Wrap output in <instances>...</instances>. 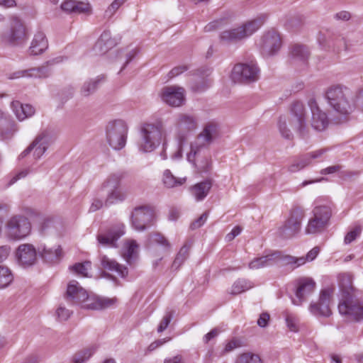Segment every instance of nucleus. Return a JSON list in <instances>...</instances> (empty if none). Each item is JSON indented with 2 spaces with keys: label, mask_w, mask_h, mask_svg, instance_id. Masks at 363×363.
Instances as JSON below:
<instances>
[{
  "label": "nucleus",
  "mask_w": 363,
  "mask_h": 363,
  "mask_svg": "<svg viewBox=\"0 0 363 363\" xmlns=\"http://www.w3.org/2000/svg\"><path fill=\"white\" fill-rule=\"evenodd\" d=\"M325 96L329 106L340 116H347L356 108L355 95L346 86L332 85L326 90Z\"/></svg>",
  "instance_id": "obj_1"
},
{
  "label": "nucleus",
  "mask_w": 363,
  "mask_h": 363,
  "mask_svg": "<svg viewBox=\"0 0 363 363\" xmlns=\"http://www.w3.org/2000/svg\"><path fill=\"white\" fill-rule=\"evenodd\" d=\"M218 134V127L214 123L206 124L203 131L198 135L196 140L191 145V152L188 155L189 160H194L195 164L201 172L208 171L211 162L209 157H206L204 162L201 160V154H208L207 146L211 143Z\"/></svg>",
  "instance_id": "obj_2"
},
{
  "label": "nucleus",
  "mask_w": 363,
  "mask_h": 363,
  "mask_svg": "<svg viewBox=\"0 0 363 363\" xmlns=\"http://www.w3.org/2000/svg\"><path fill=\"white\" fill-rule=\"evenodd\" d=\"M342 292V301L338 305L340 314L350 320L359 323L363 321V302L359 301L352 294V286L348 288L340 286Z\"/></svg>",
  "instance_id": "obj_3"
},
{
  "label": "nucleus",
  "mask_w": 363,
  "mask_h": 363,
  "mask_svg": "<svg viewBox=\"0 0 363 363\" xmlns=\"http://www.w3.org/2000/svg\"><path fill=\"white\" fill-rule=\"evenodd\" d=\"M332 216L330 207L325 205L315 206L305 228L307 235H316L323 233L329 225Z\"/></svg>",
  "instance_id": "obj_4"
},
{
  "label": "nucleus",
  "mask_w": 363,
  "mask_h": 363,
  "mask_svg": "<svg viewBox=\"0 0 363 363\" xmlns=\"http://www.w3.org/2000/svg\"><path fill=\"white\" fill-rule=\"evenodd\" d=\"M142 140L140 149L146 152L153 151L160 145L164 138V129L162 123H145L141 128Z\"/></svg>",
  "instance_id": "obj_5"
},
{
  "label": "nucleus",
  "mask_w": 363,
  "mask_h": 363,
  "mask_svg": "<svg viewBox=\"0 0 363 363\" xmlns=\"http://www.w3.org/2000/svg\"><path fill=\"white\" fill-rule=\"evenodd\" d=\"M260 69L257 65L251 61L247 63H238L234 66L230 77L234 82L250 84L259 79Z\"/></svg>",
  "instance_id": "obj_6"
},
{
  "label": "nucleus",
  "mask_w": 363,
  "mask_h": 363,
  "mask_svg": "<svg viewBox=\"0 0 363 363\" xmlns=\"http://www.w3.org/2000/svg\"><path fill=\"white\" fill-rule=\"evenodd\" d=\"M267 18V15L262 14L239 27L228 30V42L237 43L248 38L263 25Z\"/></svg>",
  "instance_id": "obj_7"
},
{
  "label": "nucleus",
  "mask_w": 363,
  "mask_h": 363,
  "mask_svg": "<svg viewBox=\"0 0 363 363\" xmlns=\"http://www.w3.org/2000/svg\"><path fill=\"white\" fill-rule=\"evenodd\" d=\"M259 45L260 53L264 57L277 55L282 46L280 33L275 30H268L261 37Z\"/></svg>",
  "instance_id": "obj_8"
},
{
  "label": "nucleus",
  "mask_w": 363,
  "mask_h": 363,
  "mask_svg": "<svg viewBox=\"0 0 363 363\" xmlns=\"http://www.w3.org/2000/svg\"><path fill=\"white\" fill-rule=\"evenodd\" d=\"M155 213L150 206L135 208L131 215V224L136 230L142 231L152 225L155 221Z\"/></svg>",
  "instance_id": "obj_9"
},
{
  "label": "nucleus",
  "mask_w": 363,
  "mask_h": 363,
  "mask_svg": "<svg viewBox=\"0 0 363 363\" xmlns=\"http://www.w3.org/2000/svg\"><path fill=\"white\" fill-rule=\"evenodd\" d=\"M127 131V126L122 121L109 123L106 132L109 145L115 150L123 148L125 145Z\"/></svg>",
  "instance_id": "obj_10"
},
{
  "label": "nucleus",
  "mask_w": 363,
  "mask_h": 363,
  "mask_svg": "<svg viewBox=\"0 0 363 363\" xmlns=\"http://www.w3.org/2000/svg\"><path fill=\"white\" fill-rule=\"evenodd\" d=\"M315 281L310 277H301L296 280L295 298H292L293 304L301 306L313 294L315 288Z\"/></svg>",
  "instance_id": "obj_11"
},
{
  "label": "nucleus",
  "mask_w": 363,
  "mask_h": 363,
  "mask_svg": "<svg viewBox=\"0 0 363 363\" xmlns=\"http://www.w3.org/2000/svg\"><path fill=\"white\" fill-rule=\"evenodd\" d=\"M30 229L29 220L24 217H13L7 225L9 236L16 240L26 237L30 233Z\"/></svg>",
  "instance_id": "obj_12"
},
{
  "label": "nucleus",
  "mask_w": 363,
  "mask_h": 363,
  "mask_svg": "<svg viewBox=\"0 0 363 363\" xmlns=\"http://www.w3.org/2000/svg\"><path fill=\"white\" fill-rule=\"evenodd\" d=\"M291 113L293 118L291 119V125L295 127L299 136L306 138L308 136V130L306 124V112L303 103L296 101L292 104Z\"/></svg>",
  "instance_id": "obj_13"
},
{
  "label": "nucleus",
  "mask_w": 363,
  "mask_h": 363,
  "mask_svg": "<svg viewBox=\"0 0 363 363\" xmlns=\"http://www.w3.org/2000/svg\"><path fill=\"white\" fill-rule=\"evenodd\" d=\"M330 291L329 289L321 290L318 302H312L309 306L310 312L315 316L329 317L331 314L330 308Z\"/></svg>",
  "instance_id": "obj_14"
},
{
  "label": "nucleus",
  "mask_w": 363,
  "mask_h": 363,
  "mask_svg": "<svg viewBox=\"0 0 363 363\" xmlns=\"http://www.w3.org/2000/svg\"><path fill=\"white\" fill-rule=\"evenodd\" d=\"M121 178L122 175L113 174L104 183V187L111 191L106 201V205L121 201L125 199V194L119 189Z\"/></svg>",
  "instance_id": "obj_15"
},
{
  "label": "nucleus",
  "mask_w": 363,
  "mask_h": 363,
  "mask_svg": "<svg viewBox=\"0 0 363 363\" xmlns=\"http://www.w3.org/2000/svg\"><path fill=\"white\" fill-rule=\"evenodd\" d=\"M160 96L168 105L174 107L180 106L185 100L184 89L176 86H165L162 89Z\"/></svg>",
  "instance_id": "obj_16"
},
{
  "label": "nucleus",
  "mask_w": 363,
  "mask_h": 363,
  "mask_svg": "<svg viewBox=\"0 0 363 363\" xmlns=\"http://www.w3.org/2000/svg\"><path fill=\"white\" fill-rule=\"evenodd\" d=\"M328 151V148H321L298 156L288 167L291 172H296L312 163L313 160L321 158Z\"/></svg>",
  "instance_id": "obj_17"
},
{
  "label": "nucleus",
  "mask_w": 363,
  "mask_h": 363,
  "mask_svg": "<svg viewBox=\"0 0 363 363\" xmlns=\"http://www.w3.org/2000/svg\"><path fill=\"white\" fill-rule=\"evenodd\" d=\"M318 41L323 47H334L337 50H348L350 45L347 43L345 38L341 35L331 34L328 33L327 35L320 32L318 36Z\"/></svg>",
  "instance_id": "obj_18"
},
{
  "label": "nucleus",
  "mask_w": 363,
  "mask_h": 363,
  "mask_svg": "<svg viewBox=\"0 0 363 363\" xmlns=\"http://www.w3.org/2000/svg\"><path fill=\"white\" fill-rule=\"evenodd\" d=\"M308 105L312 113L311 126L318 131L324 130L328 125L326 113L320 109L314 99L309 100Z\"/></svg>",
  "instance_id": "obj_19"
},
{
  "label": "nucleus",
  "mask_w": 363,
  "mask_h": 363,
  "mask_svg": "<svg viewBox=\"0 0 363 363\" xmlns=\"http://www.w3.org/2000/svg\"><path fill=\"white\" fill-rule=\"evenodd\" d=\"M26 37V28L21 21L13 18L11 21V30L5 35V40L13 44H18L23 42Z\"/></svg>",
  "instance_id": "obj_20"
},
{
  "label": "nucleus",
  "mask_w": 363,
  "mask_h": 363,
  "mask_svg": "<svg viewBox=\"0 0 363 363\" xmlns=\"http://www.w3.org/2000/svg\"><path fill=\"white\" fill-rule=\"evenodd\" d=\"M272 265L278 264L279 266H291L295 269L305 264L304 257H296L291 255L282 254L280 251H275L272 253Z\"/></svg>",
  "instance_id": "obj_21"
},
{
  "label": "nucleus",
  "mask_w": 363,
  "mask_h": 363,
  "mask_svg": "<svg viewBox=\"0 0 363 363\" xmlns=\"http://www.w3.org/2000/svg\"><path fill=\"white\" fill-rule=\"evenodd\" d=\"M16 257L23 265H32L37 257L35 248L30 244H22L16 250Z\"/></svg>",
  "instance_id": "obj_22"
},
{
  "label": "nucleus",
  "mask_w": 363,
  "mask_h": 363,
  "mask_svg": "<svg viewBox=\"0 0 363 363\" xmlns=\"http://www.w3.org/2000/svg\"><path fill=\"white\" fill-rule=\"evenodd\" d=\"M124 233V224L118 223L114 228L110 230L107 234L98 235L97 240L99 243L104 245L116 247V242Z\"/></svg>",
  "instance_id": "obj_23"
},
{
  "label": "nucleus",
  "mask_w": 363,
  "mask_h": 363,
  "mask_svg": "<svg viewBox=\"0 0 363 363\" xmlns=\"http://www.w3.org/2000/svg\"><path fill=\"white\" fill-rule=\"evenodd\" d=\"M66 295L67 299L77 303L84 302L88 298L86 291L75 280L70 281L68 284Z\"/></svg>",
  "instance_id": "obj_24"
},
{
  "label": "nucleus",
  "mask_w": 363,
  "mask_h": 363,
  "mask_svg": "<svg viewBox=\"0 0 363 363\" xmlns=\"http://www.w3.org/2000/svg\"><path fill=\"white\" fill-rule=\"evenodd\" d=\"M115 39L112 38L108 31H104L96 41L94 50L96 54L101 55L116 45Z\"/></svg>",
  "instance_id": "obj_25"
},
{
  "label": "nucleus",
  "mask_w": 363,
  "mask_h": 363,
  "mask_svg": "<svg viewBox=\"0 0 363 363\" xmlns=\"http://www.w3.org/2000/svg\"><path fill=\"white\" fill-rule=\"evenodd\" d=\"M61 8L66 12L74 13H87L91 9L88 3L74 0H65L61 4Z\"/></svg>",
  "instance_id": "obj_26"
},
{
  "label": "nucleus",
  "mask_w": 363,
  "mask_h": 363,
  "mask_svg": "<svg viewBox=\"0 0 363 363\" xmlns=\"http://www.w3.org/2000/svg\"><path fill=\"white\" fill-rule=\"evenodd\" d=\"M101 264L104 269L115 272L121 277H125L128 275L127 267L118 264L116 260L110 259L106 255L101 256Z\"/></svg>",
  "instance_id": "obj_27"
},
{
  "label": "nucleus",
  "mask_w": 363,
  "mask_h": 363,
  "mask_svg": "<svg viewBox=\"0 0 363 363\" xmlns=\"http://www.w3.org/2000/svg\"><path fill=\"white\" fill-rule=\"evenodd\" d=\"M11 108L19 121L30 117L35 113L34 108L29 104H23L18 101L11 103Z\"/></svg>",
  "instance_id": "obj_28"
},
{
  "label": "nucleus",
  "mask_w": 363,
  "mask_h": 363,
  "mask_svg": "<svg viewBox=\"0 0 363 363\" xmlns=\"http://www.w3.org/2000/svg\"><path fill=\"white\" fill-rule=\"evenodd\" d=\"M45 139L44 136H38L35 140L30 144L26 150H25L22 155V157L26 156L32 150H33V155L36 158L40 157L45 152L47 147L45 145Z\"/></svg>",
  "instance_id": "obj_29"
},
{
  "label": "nucleus",
  "mask_w": 363,
  "mask_h": 363,
  "mask_svg": "<svg viewBox=\"0 0 363 363\" xmlns=\"http://www.w3.org/2000/svg\"><path fill=\"white\" fill-rule=\"evenodd\" d=\"M301 226L286 219L284 224L279 228L278 233L280 237L289 239L299 233Z\"/></svg>",
  "instance_id": "obj_30"
},
{
  "label": "nucleus",
  "mask_w": 363,
  "mask_h": 363,
  "mask_svg": "<svg viewBox=\"0 0 363 363\" xmlns=\"http://www.w3.org/2000/svg\"><path fill=\"white\" fill-rule=\"evenodd\" d=\"M48 48V40L42 32H38L31 43L30 47V53L33 55L41 54Z\"/></svg>",
  "instance_id": "obj_31"
},
{
  "label": "nucleus",
  "mask_w": 363,
  "mask_h": 363,
  "mask_svg": "<svg viewBox=\"0 0 363 363\" xmlns=\"http://www.w3.org/2000/svg\"><path fill=\"white\" fill-rule=\"evenodd\" d=\"M138 249V245L134 240H128L124 242L122 256L130 264L132 263V259L137 256Z\"/></svg>",
  "instance_id": "obj_32"
},
{
  "label": "nucleus",
  "mask_w": 363,
  "mask_h": 363,
  "mask_svg": "<svg viewBox=\"0 0 363 363\" xmlns=\"http://www.w3.org/2000/svg\"><path fill=\"white\" fill-rule=\"evenodd\" d=\"M211 188V182L205 181L194 185L190 191L196 201H201L207 196Z\"/></svg>",
  "instance_id": "obj_33"
},
{
  "label": "nucleus",
  "mask_w": 363,
  "mask_h": 363,
  "mask_svg": "<svg viewBox=\"0 0 363 363\" xmlns=\"http://www.w3.org/2000/svg\"><path fill=\"white\" fill-rule=\"evenodd\" d=\"M48 69L46 67L33 68L29 70L18 71L10 77L11 79H17L24 77H46L48 76Z\"/></svg>",
  "instance_id": "obj_34"
},
{
  "label": "nucleus",
  "mask_w": 363,
  "mask_h": 363,
  "mask_svg": "<svg viewBox=\"0 0 363 363\" xmlns=\"http://www.w3.org/2000/svg\"><path fill=\"white\" fill-rule=\"evenodd\" d=\"M16 124L9 119H4L0 123V136L1 140H6L12 138L16 131Z\"/></svg>",
  "instance_id": "obj_35"
},
{
  "label": "nucleus",
  "mask_w": 363,
  "mask_h": 363,
  "mask_svg": "<svg viewBox=\"0 0 363 363\" xmlns=\"http://www.w3.org/2000/svg\"><path fill=\"white\" fill-rule=\"evenodd\" d=\"M162 182L167 188H173L182 186L186 182V177H176L169 169H166L163 173Z\"/></svg>",
  "instance_id": "obj_36"
},
{
  "label": "nucleus",
  "mask_w": 363,
  "mask_h": 363,
  "mask_svg": "<svg viewBox=\"0 0 363 363\" xmlns=\"http://www.w3.org/2000/svg\"><path fill=\"white\" fill-rule=\"evenodd\" d=\"M306 216V211L303 207L294 205L289 212L288 220L301 226L302 220Z\"/></svg>",
  "instance_id": "obj_37"
},
{
  "label": "nucleus",
  "mask_w": 363,
  "mask_h": 363,
  "mask_svg": "<svg viewBox=\"0 0 363 363\" xmlns=\"http://www.w3.org/2000/svg\"><path fill=\"white\" fill-rule=\"evenodd\" d=\"M291 54L293 58L306 62L310 55L308 48L303 45H294L291 47Z\"/></svg>",
  "instance_id": "obj_38"
},
{
  "label": "nucleus",
  "mask_w": 363,
  "mask_h": 363,
  "mask_svg": "<svg viewBox=\"0 0 363 363\" xmlns=\"http://www.w3.org/2000/svg\"><path fill=\"white\" fill-rule=\"evenodd\" d=\"M177 125L179 130H191L196 128V123L194 117L181 114L177 118Z\"/></svg>",
  "instance_id": "obj_39"
},
{
  "label": "nucleus",
  "mask_w": 363,
  "mask_h": 363,
  "mask_svg": "<svg viewBox=\"0 0 363 363\" xmlns=\"http://www.w3.org/2000/svg\"><path fill=\"white\" fill-rule=\"evenodd\" d=\"M63 256L62 249L57 246L55 249H44L42 252L43 258L49 262H57Z\"/></svg>",
  "instance_id": "obj_40"
},
{
  "label": "nucleus",
  "mask_w": 363,
  "mask_h": 363,
  "mask_svg": "<svg viewBox=\"0 0 363 363\" xmlns=\"http://www.w3.org/2000/svg\"><path fill=\"white\" fill-rule=\"evenodd\" d=\"M272 253L265 256L256 257L252 259L248 264L251 269H258L263 267H267L272 265Z\"/></svg>",
  "instance_id": "obj_41"
},
{
  "label": "nucleus",
  "mask_w": 363,
  "mask_h": 363,
  "mask_svg": "<svg viewBox=\"0 0 363 363\" xmlns=\"http://www.w3.org/2000/svg\"><path fill=\"white\" fill-rule=\"evenodd\" d=\"M91 269V262H84L82 263H77L70 267V269L76 274L82 277H88L89 272Z\"/></svg>",
  "instance_id": "obj_42"
},
{
  "label": "nucleus",
  "mask_w": 363,
  "mask_h": 363,
  "mask_svg": "<svg viewBox=\"0 0 363 363\" xmlns=\"http://www.w3.org/2000/svg\"><path fill=\"white\" fill-rule=\"evenodd\" d=\"M252 288V284L243 279H238L232 286L231 294L233 295L241 294Z\"/></svg>",
  "instance_id": "obj_43"
},
{
  "label": "nucleus",
  "mask_w": 363,
  "mask_h": 363,
  "mask_svg": "<svg viewBox=\"0 0 363 363\" xmlns=\"http://www.w3.org/2000/svg\"><path fill=\"white\" fill-rule=\"evenodd\" d=\"M13 274L7 267L0 266V289L9 286L13 281Z\"/></svg>",
  "instance_id": "obj_44"
},
{
  "label": "nucleus",
  "mask_w": 363,
  "mask_h": 363,
  "mask_svg": "<svg viewBox=\"0 0 363 363\" xmlns=\"http://www.w3.org/2000/svg\"><path fill=\"white\" fill-rule=\"evenodd\" d=\"M191 246L184 245L179 250L173 262V267L178 268L186 259Z\"/></svg>",
  "instance_id": "obj_45"
},
{
  "label": "nucleus",
  "mask_w": 363,
  "mask_h": 363,
  "mask_svg": "<svg viewBox=\"0 0 363 363\" xmlns=\"http://www.w3.org/2000/svg\"><path fill=\"white\" fill-rule=\"evenodd\" d=\"M278 128L281 136L287 140L293 138V134L291 130L287 128L286 121L285 117H279L278 121Z\"/></svg>",
  "instance_id": "obj_46"
},
{
  "label": "nucleus",
  "mask_w": 363,
  "mask_h": 363,
  "mask_svg": "<svg viewBox=\"0 0 363 363\" xmlns=\"http://www.w3.org/2000/svg\"><path fill=\"white\" fill-rule=\"evenodd\" d=\"M238 363H262V361L258 354L247 352L238 357Z\"/></svg>",
  "instance_id": "obj_47"
},
{
  "label": "nucleus",
  "mask_w": 363,
  "mask_h": 363,
  "mask_svg": "<svg viewBox=\"0 0 363 363\" xmlns=\"http://www.w3.org/2000/svg\"><path fill=\"white\" fill-rule=\"evenodd\" d=\"M93 352V350L86 349L84 351L77 353L73 357L74 363H83L91 356Z\"/></svg>",
  "instance_id": "obj_48"
},
{
  "label": "nucleus",
  "mask_w": 363,
  "mask_h": 363,
  "mask_svg": "<svg viewBox=\"0 0 363 363\" xmlns=\"http://www.w3.org/2000/svg\"><path fill=\"white\" fill-rule=\"evenodd\" d=\"M362 231V227L361 226H356L354 229L350 230L347 233V235L345 237V244H350L352 241H354L361 233Z\"/></svg>",
  "instance_id": "obj_49"
},
{
  "label": "nucleus",
  "mask_w": 363,
  "mask_h": 363,
  "mask_svg": "<svg viewBox=\"0 0 363 363\" xmlns=\"http://www.w3.org/2000/svg\"><path fill=\"white\" fill-rule=\"evenodd\" d=\"M150 239L151 242L158 243L167 248H169L170 245L168 240L160 233H152L150 235Z\"/></svg>",
  "instance_id": "obj_50"
},
{
  "label": "nucleus",
  "mask_w": 363,
  "mask_h": 363,
  "mask_svg": "<svg viewBox=\"0 0 363 363\" xmlns=\"http://www.w3.org/2000/svg\"><path fill=\"white\" fill-rule=\"evenodd\" d=\"M225 25V21L224 19L216 20L209 23L206 26L205 30L206 31H211L214 30H218L223 28Z\"/></svg>",
  "instance_id": "obj_51"
},
{
  "label": "nucleus",
  "mask_w": 363,
  "mask_h": 363,
  "mask_svg": "<svg viewBox=\"0 0 363 363\" xmlns=\"http://www.w3.org/2000/svg\"><path fill=\"white\" fill-rule=\"evenodd\" d=\"M220 331L218 328L211 330L209 333L205 335L203 337V341L205 344L213 342L215 339L218 336Z\"/></svg>",
  "instance_id": "obj_52"
},
{
  "label": "nucleus",
  "mask_w": 363,
  "mask_h": 363,
  "mask_svg": "<svg viewBox=\"0 0 363 363\" xmlns=\"http://www.w3.org/2000/svg\"><path fill=\"white\" fill-rule=\"evenodd\" d=\"M286 323L289 329L292 332H297L298 328L297 325V322L291 314H286Z\"/></svg>",
  "instance_id": "obj_53"
},
{
  "label": "nucleus",
  "mask_w": 363,
  "mask_h": 363,
  "mask_svg": "<svg viewBox=\"0 0 363 363\" xmlns=\"http://www.w3.org/2000/svg\"><path fill=\"white\" fill-rule=\"evenodd\" d=\"M98 81H94L92 82H89L85 84L82 89V94L84 96H88L91 93L95 91L97 87Z\"/></svg>",
  "instance_id": "obj_54"
},
{
  "label": "nucleus",
  "mask_w": 363,
  "mask_h": 363,
  "mask_svg": "<svg viewBox=\"0 0 363 363\" xmlns=\"http://www.w3.org/2000/svg\"><path fill=\"white\" fill-rule=\"evenodd\" d=\"M171 320H172V314L170 313H167L162 318V319L158 326L157 331L159 333L163 332L168 327Z\"/></svg>",
  "instance_id": "obj_55"
},
{
  "label": "nucleus",
  "mask_w": 363,
  "mask_h": 363,
  "mask_svg": "<svg viewBox=\"0 0 363 363\" xmlns=\"http://www.w3.org/2000/svg\"><path fill=\"white\" fill-rule=\"evenodd\" d=\"M303 17L301 16H294V17H291L290 18L288 21H287V26L291 28H298L300 26L302 25L303 23Z\"/></svg>",
  "instance_id": "obj_56"
},
{
  "label": "nucleus",
  "mask_w": 363,
  "mask_h": 363,
  "mask_svg": "<svg viewBox=\"0 0 363 363\" xmlns=\"http://www.w3.org/2000/svg\"><path fill=\"white\" fill-rule=\"evenodd\" d=\"M246 343L243 339L241 338H233L230 341H228V351L233 349L245 346Z\"/></svg>",
  "instance_id": "obj_57"
},
{
  "label": "nucleus",
  "mask_w": 363,
  "mask_h": 363,
  "mask_svg": "<svg viewBox=\"0 0 363 363\" xmlns=\"http://www.w3.org/2000/svg\"><path fill=\"white\" fill-rule=\"evenodd\" d=\"M208 218V213H203L198 219L191 223L190 228L192 230L201 227Z\"/></svg>",
  "instance_id": "obj_58"
},
{
  "label": "nucleus",
  "mask_w": 363,
  "mask_h": 363,
  "mask_svg": "<svg viewBox=\"0 0 363 363\" xmlns=\"http://www.w3.org/2000/svg\"><path fill=\"white\" fill-rule=\"evenodd\" d=\"M56 313L60 321L67 320L70 316L69 310L64 307H59Z\"/></svg>",
  "instance_id": "obj_59"
},
{
  "label": "nucleus",
  "mask_w": 363,
  "mask_h": 363,
  "mask_svg": "<svg viewBox=\"0 0 363 363\" xmlns=\"http://www.w3.org/2000/svg\"><path fill=\"white\" fill-rule=\"evenodd\" d=\"M270 315L268 313L264 312L260 314L257 320V325L261 328H265L268 325Z\"/></svg>",
  "instance_id": "obj_60"
},
{
  "label": "nucleus",
  "mask_w": 363,
  "mask_h": 363,
  "mask_svg": "<svg viewBox=\"0 0 363 363\" xmlns=\"http://www.w3.org/2000/svg\"><path fill=\"white\" fill-rule=\"evenodd\" d=\"M170 340V337H167V338H164V339H161V340H157L153 342H152L149 346H148V351L151 352V351H153L155 350H156L157 348H158L159 347L162 346L163 344H164L165 342H168Z\"/></svg>",
  "instance_id": "obj_61"
},
{
  "label": "nucleus",
  "mask_w": 363,
  "mask_h": 363,
  "mask_svg": "<svg viewBox=\"0 0 363 363\" xmlns=\"http://www.w3.org/2000/svg\"><path fill=\"white\" fill-rule=\"evenodd\" d=\"M187 69L188 67L185 65L175 67L169 72V77L172 78L178 76L179 74L183 73L184 71L187 70Z\"/></svg>",
  "instance_id": "obj_62"
},
{
  "label": "nucleus",
  "mask_w": 363,
  "mask_h": 363,
  "mask_svg": "<svg viewBox=\"0 0 363 363\" xmlns=\"http://www.w3.org/2000/svg\"><path fill=\"white\" fill-rule=\"evenodd\" d=\"M342 168L341 165L336 164L323 169L320 171L321 174H330L340 171Z\"/></svg>",
  "instance_id": "obj_63"
},
{
  "label": "nucleus",
  "mask_w": 363,
  "mask_h": 363,
  "mask_svg": "<svg viewBox=\"0 0 363 363\" xmlns=\"http://www.w3.org/2000/svg\"><path fill=\"white\" fill-rule=\"evenodd\" d=\"M320 252V248L318 247H313L311 250H310L305 258V262L306 261H313L318 255Z\"/></svg>",
  "instance_id": "obj_64"
}]
</instances>
